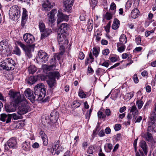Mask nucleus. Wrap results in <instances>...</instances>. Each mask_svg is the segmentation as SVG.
<instances>
[{
  "mask_svg": "<svg viewBox=\"0 0 156 156\" xmlns=\"http://www.w3.org/2000/svg\"><path fill=\"white\" fill-rule=\"evenodd\" d=\"M46 88L44 84L42 83L37 84L34 87L33 91L29 88L26 89L24 93L26 97L32 102H34L36 100L40 101L44 98L46 95Z\"/></svg>",
  "mask_w": 156,
  "mask_h": 156,
  "instance_id": "f257e3e1",
  "label": "nucleus"
},
{
  "mask_svg": "<svg viewBox=\"0 0 156 156\" xmlns=\"http://www.w3.org/2000/svg\"><path fill=\"white\" fill-rule=\"evenodd\" d=\"M60 76L59 72L57 71L51 72L49 73V79L47 81L49 87V89L51 92H52L53 90L56 86V83L55 78H57L58 79Z\"/></svg>",
  "mask_w": 156,
  "mask_h": 156,
  "instance_id": "f03ea898",
  "label": "nucleus"
},
{
  "mask_svg": "<svg viewBox=\"0 0 156 156\" xmlns=\"http://www.w3.org/2000/svg\"><path fill=\"white\" fill-rule=\"evenodd\" d=\"M2 63V64L0 65V69L1 70L5 69L9 71L14 69L16 65L15 61L10 58H6Z\"/></svg>",
  "mask_w": 156,
  "mask_h": 156,
  "instance_id": "7ed1b4c3",
  "label": "nucleus"
},
{
  "mask_svg": "<svg viewBox=\"0 0 156 156\" xmlns=\"http://www.w3.org/2000/svg\"><path fill=\"white\" fill-rule=\"evenodd\" d=\"M9 14L11 20H17L20 16L19 8L16 5L12 6L9 10Z\"/></svg>",
  "mask_w": 156,
  "mask_h": 156,
  "instance_id": "20e7f679",
  "label": "nucleus"
},
{
  "mask_svg": "<svg viewBox=\"0 0 156 156\" xmlns=\"http://www.w3.org/2000/svg\"><path fill=\"white\" fill-rule=\"evenodd\" d=\"M29 111V107L28 105L26 100L23 99L20 103L17 112L19 115H22L25 114Z\"/></svg>",
  "mask_w": 156,
  "mask_h": 156,
  "instance_id": "39448f33",
  "label": "nucleus"
},
{
  "mask_svg": "<svg viewBox=\"0 0 156 156\" xmlns=\"http://www.w3.org/2000/svg\"><path fill=\"white\" fill-rule=\"evenodd\" d=\"M8 94L10 96L12 102L18 105L20 104L23 99H22L21 95L19 92H15L10 90L9 91Z\"/></svg>",
  "mask_w": 156,
  "mask_h": 156,
  "instance_id": "423d86ee",
  "label": "nucleus"
},
{
  "mask_svg": "<svg viewBox=\"0 0 156 156\" xmlns=\"http://www.w3.org/2000/svg\"><path fill=\"white\" fill-rule=\"evenodd\" d=\"M74 0H64L63 5L64 7V10L66 12H69L72 9Z\"/></svg>",
  "mask_w": 156,
  "mask_h": 156,
  "instance_id": "0eeeda50",
  "label": "nucleus"
},
{
  "mask_svg": "<svg viewBox=\"0 0 156 156\" xmlns=\"http://www.w3.org/2000/svg\"><path fill=\"white\" fill-rule=\"evenodd\" d=\"M38 58L39 61L45 63L47 61L48 58V54L43 51H40L38 52Z\"/></svg>",
  "mask_w": 156,
  "mask_h": 156,
  "instance_id": "6e6552de",
  "label": "nucleus"
},
{
  "mask_svg": "<svg viewBox=\"0 0 156 156\" xmlns=\"http://www.w3.org/2000/svg\"><path fill=\"white\" fill-rule=\"evenodd\" d=\"M53 151L52 152V154L55 155V154L58 155L60 152H62L63 150V148L61 147H59V142L58 141L55 144L54 146L52 147Z\"/></svg>",
  "mask_w": 156,
  "mask_h": 156,
  "instance_id": "1a4fd4ad",
  "label": "nucleus"
},
{
  "mask_svg": "<svg viewBox=\"0 0 156 156\" xmlns=\"http://www.w3.org/2000/svg\"><path fill=\"white\" fill-rule=\"evenodd\" d=\"M23 39L27 44H31L35 41V39L33 35L30 34L26 33L24 34Z\"/></svg>",
  "mask_w": 156,
  "mask_h": 156,
  "instance_id": "9d476101",
  "label": "nucleus"
},
{
  "mask_svg": "<svg viewBox=\"0 0 156 156\" xmlns=\"http://www.w3.org/2000/svg\"><path fill=\"white\" fill-rule=\"evenodd\" d=\"M69 25L66 23H62L58 30V34H63L66 33L69 29Z\"/></svg>",
  "mask_w": 156,
  "mask_h": 156,
  "instance_id": "9b49d317",
  "label": "nucleus"
},
{
  "mask_svg": "<svg viewBox=\"0 0 156 156\" xmlns=\"http://www.w3.org/2000/svg\"><path fill=\"white\" fill-rule=\"evenodd\" d=\"M57 16L58 17L57 20L58 24L59 23L63 20H68V16L62 13L61 10L60 9H59L58 11Z\"/></svg>",
  "mask_w": 156,
  "mask_h": 156,
  "instance_id": "f8f14e48",
  "label": "nucleus"
},
{
  "mask_svg": "<svg viewBox=\"0 0 156 156\" xmlns=\"http://www.w3.org/2000/svg\"><path fill=\"white\" fill-rule=\"evenodd\" d=\"M59 117V113L56 110H54L51 113L50 119L52 123H55Z\"/></svg>",
  "mask_w": 156,
  "mask_h": 156,
  "instance_id": "ddd939ff",
  "label": "nucleus"
},
{
  "mask_svg": "<svg viewBox=\"0 0 156 156\" xmlns=\"http://www.w3.org/2000/svg\"><path fill=\"white\" fill-rule=\"evenodd\" d=\"M141 136L144 138L145 140L152 143H154L155 142L153 139L152 134L149 132H146L141 134Z\"/></svg>",
  "mask_w": 156,
  "mask_h": 156,
  "instance_id": "4468645a",
  "label": "nucleus"
},
{
  "mask_svg": "<svg viewBox=\"0 0 156 156\" xmlns=\"http://www.w3.org/2000/svg\"><path fill=\"white\" fill-rule=\"evenodd\" d=\"M8 146L9 148H16L17 147V142L15 137L11 138L8 141Z\"/></svg>",
  "mask_w": 156,
  "mask_h": 156,
  "instance_id": "2eb2a0df",
  "label": "nucleus"
},
{
  "mask_svg": "<svg viewBox=\"0 0 156 156\" xmlns=\"http://www.w3.org/2000/svg\"><path fill=\"white\" fill-rule=\"evenodd\" d=\"M41 39H43L49 36L52 33L51 30L49 28H46L41 32Z\"/></svg>",
  "mask_w": 156,
  "mask_h": 156,
  "instance_id": "dca6fc26",
  "label": "nucleus"
},
{
  "mask_svg": "<svg viewBox=\"0 0 156 156\" xmlns=\"http://www.w3.org/2000/svg\"><path fill=\"white\" fill-rule=\"evenodd\" d=\"M139 146L142 149L144 154L147 155L148 151V147L146 142L141 141L139 143Z\"/></svg>",
  "mask_w": 156,
  "mask_h": 156,
  "instance_id": "f3484780",
  "label": "nucleus"
},
{
  "mask_svg": "<svg viewBox=\"0 0 156 156\" xmlns=\"http://www.w3.org/2000/svg\"><path fill=\"white\" fill-rule=\"evenodd\" d=\"M138 112H136L132 113V120L135 122V123L140 122L142 119L141 116H138Z\"/></svg>",
  "mask_w": 156,
  "mask_h": 156,
  "instance_id": "a211bd4d",
  "label": "nucleus"
},
{
  "mask_svg": "<svg viewBox=\"0 0 156 156\" xmlns=\"http://www.w3.org/2000/svg\"><path fill=\"white\" fill-rule=\"evenodd\" d=\"M0 120L3 122L6 121V123H8L10 122V118L8 115L5 114H2L0 115Z\"/></svg>",
  "mask_w": 156,
  "mask_h": 156,
  "instance_id": "6ab92c4d",
  "label": "nucleus"
},
{
  "mask_svg": "<svg viewBox=\"0 0 156 156\" xmlns=\"http://www.w3.org/2000/svg\"><path fill=\"white\" fill-rule=\"evenodd\" d=\"M16 105L14 104L7 105H5V110L8 112L15 111L16 110Z\"/></svg>",
  "mask_w": 156,
  "mask_h": 156,
  "instance_id": "aec40b11",
  "label": "nucleus"
},
{
  "mask_svg": "<svg viewBox=\"0 0 156 156\" xmlns=\"http://www.w3.org/2000/svg\"><path fill=\"white\" fill-rule=\"evenodd\" d=\"M153 123H149V124L147 130L150 132H156V122Z\"/></svg>",
  "mask_w": 156,
  "mask_h": 156,
  "instance_id": "412c9836",
  "label": "nucleus"
},
{
  "mask_svg": "<svg viewBox=\"0 0 156 156\" xmlns=\"http://www.w3.org/2000/svg\"><path fill=\"white\" fill-rule=\"evenodd\" d=\"M37 81V80L34 76H30L26 79V81L28 84H33Z\"/></svg>",
  "mask_w": 156,
  "mask_h": 156,
  "instance_id": "4be33fe9",
  "label": "nucleus"
},
{
  "mask_svg": "<svg viewBox=\"0 0 156 156\" xmlns=\"http://www.w3.org/2000/svg\"><path fill=\"white\" fill-rule=\"evenodd\" d=\"M22 148L24 151H27L30 150V145L29 142H25L22 144Z\"/></svg>",
  "mask_w": 156,
  "mask_h": 156,
  "instance_id": "5701e85b",
  "label": "nucleus"
},
{
  "mask_svg": "<svg viewBox=\"0 0 156 156\" xmlns=\"http://www.w3.org/2000/svg\"><path fill=\"white\" fill-rule=\"evenodd\" d=\"M119 21L117 19H115L112 25V29L116 30L119 27Z\"/></svg>",
  "mask_w": 156,
  "mask_h": 156,
  "instance_id": "b1692460",
  "label": "nucleus"
},
{
  "mask_svg": "<svg viewBox=\"0 0 156 156\" xmlns=\"http://www.w3.org/2000/svg\"><path fill=\"white\" fill-rule=\"evenodd\" d=\"M139 13V11L137 8L133 9L131 14V16L133 18L135 19L137 17V16Z\"/></svg>",
  "mask_w": 156,
  "mask_h": 156,
  "instance_id": "393cba45",
  "label": "nucleus"
},
{
  "mask_svg": "<svg viewBox=\"0 0 156 156\" xmlns=\"http://www.w3.org/2000/svg\"><path fill=\"white\" fill-rule=\"evenodd\" d=\"M117 46L118 47V51L120 52L123 51L125 48L126 46L125 44H121L120 43H117Z\"/></svg>",
  "mask_w": 156,
  "mask_h": 156,
  "instance_id": "a878e982",
  "label": "nucleus"
},
{
  "mask_svg": "<svg viewBox=\"0 0 156 156\" xmlns=\"http://www.w3.org/2000/svg\"><path fill=\"white\" fill-rule=\"evenodd\" d=\"M23 50L25 51L26 54L28 57L30 58L31 56V55L30 54L31 47L30 46H26Z\"/></svg>",
  "mask_w": 156,
  "mask_h": 156,
  "instance_id": "bb28decb",
  "label": "nucleus"
},
{
  "mask_svg": "<svg viewBox=\"0 0 156 156\" xmlns=\"http://www.w3.org/2000/svg\"><path fill=\"white\" fill-rule=\"evenodd\" d=\"M120 42L118 43H120L121 44H125L127 41V39L126 36L124 34H122L119 38Z\"/></svg>",
  "mask_w": 156,
  "mask_h": 156,
  "instance_id": "cd10ccee",
  "label": "nucleus"
},
{
  "mask_svg": "<svg viewBox=\"0 0 156 156\" xmlns=\"http://www.w3.org/2000/svg\"><path fill=\"white\" fill-rule=\"evenodd\" d=\"M28 70L30 74H33L36 71L37 68L34 65H30L28 68Z\"/></svg>",
  "mask_w": 156,
  "mask_h": 156,
  "instance_id": "c85d7f7f",
  "label": "nucleus"
},
{
  "mask_svg": "<svg viewBox=\"0 0 156 156\" xmlns=\"http://www.w3.org/2000/svg\"><path fill=\"white\" fill-rule=\"evenodd\" d=\"M7 43L5 41H2L0 42V51L5 49L7 48Z\"/></svg>",
  "mask_w": 156,
  "mask_h": 156,
  "instance_id": "c756f323",
  "label": "nucleus"
},
{
  "mask_svg": "<svg viewBox=\"0 0 156 156\" xmlns=\"http://www.w3.org/2000/svg\"><path fill=\"white\" fill-rule=\"evenodd\" d=\"M55 60H56L55 58H52L51 60V62H53V64L49 66H45V68L47 70L50 71L53 67H55V66L54 64L55 63Z\"/></svg>",
  "mask_w": 156,
  "mask_h": 156,
  "instance_id": "7c9ffc66",
  "label": "nucleus"
},
{
  "mask_svg": "<svg viewBox=\"0 0 156 156\" xmlns=\"http://www.w3.org/2000/svg\"><path fill=\"white\" fill-rule=\"evenodd\" d=\"M8 115L10 117V120L11 119V118H12L15 120H16L21 119V116L17 115L16 113H13L12 114H8Z\"/></svg>",
  "mask_w": 156,
  "mask_h": 156,
  "instance_id": "2f4dec72",
  "label": "nucleus"
},
{
  "mask_svg": "<svg viewBox=\"0 0 156 156\" xmlns=\"http://www.w3.org/2000/svg\"><path fill=\"white\" fill-rule=\"evenodd\" d=\"M38 26L41 32L46 29L44 23L41 21L39 22Z\"/></svg>",
  "mask_w": 156,
  "mask_h": 156,
  "instance_id": "473e14b6",
  "label": "nucleus"
},
{
  "mask_svg": "<svg viewBox=\"0 0 156 156\" xmlns=\"http://www.w3.org/2000/svg\"><path fill=\"white\" fill-rule=\"evenodd\" d=\"M13 52L14 54L18 56H20L21 54V52L20 49L17 46L16 47L14 48Z\"/></svg>",
  "mask_w": 156,
  "mask_h": 156,
  "instance_id": "72a5a7b5",
  "label": "nucleus"
},
{
  "mask_svg": "<svg viewBox=\"0 0 156 156\" xmlns=\"http://www.w3.org/2000/svg\"><path fill=\"white\" fill-rule=\"evenodd\" d=\"M64 36L63 34L59 35L58 34V40L59 43V44H62L64 38Z\"/></svg>",
  "mask_w": 156,
  "mask_h": 156,
  "instance_id": "f704fd0d",
  "label": "nucleus"
},
{
  "mask_svg": "<svg viewBox=\"0 0 156 156\" xmlns=\"http://www.w3.org/2000/svg\"><path fill=\"white\" fill-rule=\"evenodd\" d=\"M134 94V92L132 91L130 93H127L125 97H127V99H129V100H130L133 96Z\"/></svg>",
  "mask_w": 156,
  "mask_h": 156,
  "instance_id": "c9c22d12",
  "label": "nucleus"
},
{
  "mask_svg": "<svg viewBox=\"0 0 156 156\" xmlns=\"http://www.w3.org/2000/svg\"><path fill=\"white\" fill-rule=\"evenodd\" d=\"M98 118L100 119H104L106 117V115H104L103 112L101 111L98 112Z\"/></svg>",
  "mask_w": 156,
  "mask_h": 156,
  "instance_id": "e433bc0d",
  "label": "nucleus"
},
{
  "mask_svg": "<svg viewBox=\"0 0 156 156\" xmlns=\"http://www.w3.org/2000/svg\"><path fill=\"white\" fill-rule=\"evenodd\" d=\"M136 104L137 105L138 108L139 109H140L142 107L144 103L143 101L141 100H137L136 102Z\"/></svg>",
  "mask_w": 156,
  "mask_h": 156,
  "instance_id": "4c0bfd02",
  "label": "nucleus"
},
{
  "mask_svg": "<svg viewBox=\"0 0 156 156\" xmlns=\"http://www.w3.org/2000/svg\"><path fill=\"white\" fill-rule=\"evenodd\" d=\"M93 27V22L92 20H89L88 23V24L87 28L88 29L91 30Z\"/></svg>",
  "mask_w": 156,
  "mask_h": 156,
  "instance_id": "58836bf2",
  "label": "nucleus"
},
{
  "mask_svg": "<svg viewBox=\"0 0 156 156\" xmlns=\"http://www.w3.org/2000/svg\"><path fill=\"white\" fill-rule=\"evenodd\" d=\"M49 5L48 4H46V3L44 2L42 5V6L44 9V10L45 11H49L51 7H49Z\"/></svg>",
  "mask_w": 156,
  "mask_h": 156,
  "instance_id": "ea45409f",
  "label": "nucleus"
},
{
  "mask_svg": "<svg viewBox=\"0 0 156 156\" xmlns=\"http://www.w3.org/2000/svg\"><path fill=\"white\" fill-rule=\"evenodd\" d=\"M155 115L154 113H153L151 115V117H150L151 122L149 123H153V122L154 123H156V120L155 119L154 116Z\"/></svg>",
  "mask_w": 156,
  "mask_h": 156,
  "instance_id": "a19ab883",
  "label": "nucleus"
},
{
  "mask_svg": "<svg viewBox=\"0 0 156 156\" xmlns=\"http://www.w3.org/2000/svg\"><path fill=\"white\" fill-rule=\"evenodd\" d=\"M93 53L95 57H97L98 56L99 52L98 51L97 49L96 48H94L92 50Z\"/></svg>",
  "mask_w": 156,
  "mask_h": 156,
  "instance_id": "79ce46f5",
  "label": "nucleus"
},
{
  "mask_svg": "<svg viewBox=\"0 0 156 156\" xmlns=\"http://www.w3.org/2000/svg\"><path fill=\"white\" fill-rule=\"evenodd\" d=\"M48 19L49 21L51 23H53L55 21L54 19V16L50 15H48Z\"/></svg>",
  "mask_w": 156,
  "mask_h": 156,
  "instance_id": "37998d69",
  "label": "nucleus"
},
{
  "mask_svg": "<svg viewBox=\"0 0 156 156\" xmlns=\"http://www.w3.org/2000/svg\"><path fill=\"white\" fill-rule=\"evenodd\" d=\"M65 51V48L63 45L60 47L59 53L60 55H62Z\"/></svg>",
  "mask_w": 156,
  "mask_h": 156,
  "instance_id": "c03bdc74",
  "label": "nucleus"
},
{
  "mask_svg": "<svg viewBox=\"0 0 156 156\" xmlns=\"http://www.w3.org/2000/svg\"><path fill=\"white\" fill-rule=\"evenodd\" d=\"M94 148L93 146H90L87 149V153L89 154H92Z\"/></svg>",
  "mask_w": 156,
  "mask_h": 156,
  "instance_id": "a18cd8bd",
  "label": "nucleus"
},
{
  "mask_svg": "<svg viewBox=\"0 0 156 156\" xmlns=\"http://www.w3.org/2000/svg\"><path fill=\"white\" fill-rule=\"evenodd\" d=\"M78 95L79 97L82 98H86V94L82 90L79 92Z\"/></svg>",
  "mask_w": 156,
  "mask_h": 156,
  "instance_id": "49530a36",
  "label": "nucleus"
},
{
  "mask_svg": "<svg viewBox=\"0 0 156 156\" xmlns=\"http://www.w3.org/2000/svg\"><path fill=\"white\" fill-rule=\"evenodd\" d=\"M111 26V23L110 22H108L106 26L105 27V30L106 31L107 33H108L109 32V29L110 28Z\"/></svg>",
  "mask_w": 156,
  "mask_h": 156,
  "instance_id": "de8ad7c7",
  "label": "nucleus"
},
{
  "mask_svg": "<svg viewBox=\"0 0 156 156\" xmlns=\"http://www.w3.org/2000/svg\"><path fill=\"white\" fill-rule=\"evenodd\" d=\"M112 16L111 14L107 12L105 15V18L108 20H110L112 18Z\"/></svg>",
  "mask_w": 156,
  "mask_h": 156,
  "instance_id": "09e8293b",
  "label": "nucleus"
},
{
  "mask_svg": "<svg viewBox=\"0 0 156 156\" xmlns=\"http://www.w3.org/2000/svg\"><path fill=\"white\" fill-rule=\"evenodd\" d=\"M84 55L82 52L80 51L79 53L78 58L80 60H83L84 58Z\"/></svg>",
  "mask_w": 156,
  "mask_h": 156,
  "instance_id": "8fccbe9b",
  "label": "nucleus"
},
{
  "mask_svg": "<svg viewBox=\"0 0 156 156\" xmlns=\"http://www.w3.org/2000/svg\"><path fill=\"white\" fill-rule=\"evenodd\" d=\"M73 105L75 107L77 108L80 106V104L77 101H74L73 103Z\"/></svg>",
  "mask_w": 156,
  "mask_h": 156,
  "instance_id": "3c124183",
  "label": "nucleus"
},
{
  "mask_svg": "<svg viewBox=\"0 0 156 156\" xmlns=\"http://www.w3.org/2000/svg\"><path fill=\"white\" fill-rule=\"evenodd\" d=\"M130 112H132V113H133L136 112H138L137 110L136 107L134 105H133L131 107Z\"/></svg>",
  "mask_w": 156,
  "mask_h": 156,
  "instance_id": "603ef678",
  "label": "nucleus"
},
{
  "mask_svg": "<svg viewBox=\"0 0 156 156\" xmlns=\"http://www.w3.org/2000/svg\"><path fill=\"white\" fill-rule=\"evenodd\" d=\"M57 13V10L56 9H55L52 10L51 12L48 13V15H50L51 16H55V15Z\"/></svg>",
  "mask_w": 156,
  "mask_h": 156,
  "instance_id": "864d4df0",
  "label": "nucleus"
},
{
  "mask_svg": "<svg viewBox=\"0 0 156 156\" xmlns=\"http://www.w3.org/2000/svg\"><path fill=\"white\" fill-rule=\"evenodd\" d=\"M135 41L137 45L140 44L141 43V39L139 37H138L136 38Z\"/></svg>",
  "mask_w": 156,
  "mask_h": 156,
  "instance_id": "5fc2aeb1",
  "label": "nucleus"
},
{
  "mask_svg": "<svg viewBox=\"0 0 156 156\" xmlns=\"http://www.w3.org/2000/svg\"><path fill=\"white\" fill-rule=\"evenodd\" d=\"M133 80L135 83H137L139 82V80L137 76V74H135L133 76Z\"/></svg>",
  "mask_w": 156,
  "mask_h": 156,
  "instance_id": "6e6d98bb",
  "label": "nucleus"
},
{
  "mask_svg": "<svg viewBox=\"0 0 156 156\" xmlns=\"http://www.w3.org/2000/svg\"><path fill=\"white\" fill-rule=\"evenodd\" d=\"M121 125L119 124H117L115 125L114 129L116 131L119 130L121 128Z\"/></svg>",
  "mask_w": 156,
  "mask_h": 156,
  "instance_id": "4d7b16f0",
  "label": "nucleus"
},
{
  "mask_svg": "<svg viewBox=\"0 0 156 156\" xmlns=\"http://www.w3.org/2000/svg\"><path fill=\"white\" fill-rule=\"evenodd\" d=\"M17 44H18L19 45L20 47H21L23 50L26 47L25 45L24 44L22 43L20 41H17Z\"/></svg>",
  "mask_w": 156,
  "mask_h": 156,
  "instance_id": "13d9d810",
  "label": "nucleus"
},
{
  "mask_svg": "<svg viewBox=\"0 0 156 156\" xmlns=\"http://www.w3.org/2000/svg\"><path fill=\"white\" fill-rule=\"evenodd\" d=\"M109 53V50L108 49H105L102 51V54L104 55H107Z\"/></svg>",
  "mask_w": 156,
  "mask_h": 156,
  "instance_id": "bf43d9fd",
  "label": "nucleus"
},
{
  "mask_svg": "<svg viewBox=\"0 0 156 156\" xmlns=\"http://www.w3.org/2000/svg\"><path fill=\"white\" fill-rule=\"evenodd\" d=\"M42 139L44 145L45 146L47 145L48 143V140L47 139V136L46 137H44V138H42Z\"/></svg>",
  "mask_w": 156,
  "mask_h": 156,
  "instance_id": "052dcab7",
  "label": "nucleus"
},
{
  "mask_svg": "<svg viewBox=\"0 0 156 156\" xmlns=\"http://www.w3.org/2000/svg\"><path fill=\"white\" fill-rule=\"evenodd\" d=\"M116 8V5L114 3H112L110 6V9L112 10H114Z\"/></svg>",
  "mask_w": 156,
  "mask_h": 156,
  "instance_id": "680f3d73",
  "label": "nucleus"
},
{
  "mask_svg": "<svg viewBox=\"0 0 156 156\" xmlns=\"http://www.w3.org/2000/svg\"><path fill=\"white\" fill-rule=\"evenodd\" d=\"M27 16V14L26 12L23 10L22 19L26 20V18Z\"/></svg>",
  "mask_w": 156,
  "mask_h": 156,
  "instance_id": "e2e57ef3",
  "label": "nucleus"
},
{
  "mask_svg": "<svg viewBox=\"0 0 156 156\" xmlns=\"http://www.w3.org/2000/svg\"><path fill=\"white\" fill-rule=\"evenodd\" d=\"M40 135H41L42 138H44V137H46V135L44 133V132L42 131H41L39 133Z\"/></svg>",
  "mask_w": 156,
  "mask_h": 156,
  "instance_id": "0e129e2a",
  "label": "nucleus"
},
{
  "mask_svg": "<svg viewBox=\"0 0 156 156\" xmlns=\"http://www.w3.org/2000/svg\"><path fill=\"white\" fill-rule=\"evenodd\" d=\"M105 135V133L104 131L102 130L100 131L98 133V135L100 137H102L104 136Z\"/></svg>",
  "mask_w": 156,
  "mask_h": 156,
  "instance_id": "69168bd1",
  "label": "nucleus"
},
{
  "mask_svg": "<svg viewBox=\"0 0 156 156\" xmlns=\"http://www.w3.org/2000/svg\"><path fill=\"white\" fill-rule=\"evenodd\" d=\"M105 113L106 115L109 116L111 114V111L109 109H106L105 111Z\"/></svg>",
  "mask_w": 156,
  "mask_h": 156,
  "instance_id": "338daca9",
  "label": "nucleus"
},
{
  "mask_svg": "<svg viewBox=\"0 0 156 156\" xmlns=\"http://www.w3.org/2000/svg\"><path fill=\"white\" fill-rule=\"evenodd\" d=\"M154 32V31L151 30L150 31H148L145 32V35L146 37L148 36Z\"/></svg>",
  "mask_w": 156,
  "mask_h": 156,
  "instance_id": "774afa93",
  "label": "nucleus"
}]
</instances>
